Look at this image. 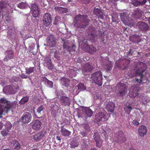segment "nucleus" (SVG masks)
<instances>
[{
  "mask_svg": "<svg viewBox=\"0 0 150 150\" xmlns=\"http://www.w3.org/2000/svg\"><path fill=\"white\" fill-rule=\"evenodd\" d=\"M0 102L6 105L5 107L2 106L0 107V115L4 114L6 113L10 109L14 108L16 105V102H10L4 97L1 99Z\"/></svg>",
  "mask_w": 150,
  "mask_h": 150,
  "instance_id": "f257e3e1",
  "label": "nucleus"
},
{
  "mask_svg": "<svg viewBox=\"0 0 150 150\" xmlns=\"http://www.w3.org/2000/svg\"><path fill=\"white\" fill-rule=\"evenodd\" d=\"M0 102L6 105L5 107L2 106L0 107V115L4 114L6 113L10 109L14 108L16 105V102H10L4 97L1 99Z\"/></svg>",
  "mask_w": 150,
  "mask_h": 150,
  "instance_id": "f03ea898",
  "label": "nucleus"
},
{
  "mask_svg": "<svg viewBox=\"0 0 150 150\" xmlns=\"http://www.w3.org/2000/svg\"><path fill=\"white\" fill-rule=\"evenodd\" d=\"M86 15L76 16L74 19V25L77 28H83L88 25V21Z\"/></svg>",
  "mask_w": 150,
  "mask_h": 150,
  "instance_id": "7ed1b4c3",
  "label": "nucleus"
},
{
  "mask_svg": "<svg viewBox=\"0 0 150 150\" xmlns=\"http://www.w3.org/2000/svg\"><path fill=\"white\" fill-rule=\"evenodd\" d=\"M128 14L126 12H123L120 15V18L122 21L125 25L130 27L133 26L135 23L130 18H128Z\"/></svg>",
  "mask_w": 150,
  "mask_h": 150,
  "instance_id": "20e7f679",
  "label": "nucleus"
},
{
  "mask_svg": "<svg viewBox=\"0 0 150 150\" xmlns=\"http://www.w3.org/2000/svg\"><path fill=\"white\" fill-rule=\"evenodd\" d=\"M128 14L126 12H123L120 15V18L122 21L125 25L130 27L133 26L135 23L130 18H128Z\"/></svg>",
  "mask_w": 150,
  "mask_h": 150,
  "instance_id": "39448f33",
  "label": "nucleus"
},
{
  "mask_svg": "<svg viewBox=\"0 0 150 150\" xmlns=\"http://www.w3.org/2000/svg\"><path fill=\"white\" fill-rule=\"evenodd\" d=\"M93 82L95 83L99 86L102 84V75L101 72L98 71L93 74L91 76Z\"/></svg>",
  "mask_w": 150,
  "mask_h": 150,
  "instance_id": "423d86ee",
  "label": "nucleus"
},
{
  "mask_svg": "<svg viewBox=\"0 0 150 150\" xmlns=\"http://www.w3.org/2000/svg\"><path fill=\"white\" fill-rule=\"evenodd\" d=\"M115 92L118 96H123L127 92L126 86L122 83H118L116 87Z\"/></svg>",
  "mask_w": 150,
  "mask_h": 150,
  "instance_id": "0eeeda50",
  "label": "nucleus"
},
{
  "mask_svg": "<svg viewBox=\"0 0 150 150\" xmlns=\"http://www.w3.org/2000/svg\"><path fill=\"white\" fill-rule=\"evenodd\" d=\"M135 73V75L139 76L140 79L136 78L135 80V83L139 84H142L146 82L147 79H144L142 73L144 71L141 68L137 69H135L134 70Z\"/></svg>",
  "mask_w": 150,
  "mask_h": 150,
  "instance_id": "6e6552de",
  "label": "nucleus"
},
{
  "mask_svg": "<svg viewBox=\"0 0 150 150\" xmlns=\"http://www.w3.org/2000/svg\"><path fill=\"white\" fill-rule=\"evenodd\" d=\"M57 96L60 98V103L63 105H69L70 104V99L64 96L62 91H60L57 93Z\"/></svg>",
  "mask_w": 150,
  "mask_h": 150,
  "instance_id": "1a4fd4ad",
  "label": "nucleus"
},
{
  "mask_svg": "<svg viewBox=\"0 0 150 150\" xmlns=\"http://www.w3.org/2000/svg\"><path fill=\"white\" fill-rule=\"evenodd\" d=\"M46 136V132L43 131L35 135L33 137V139L35 141H40L45 139Z\"/></svg>",
  "mask_w": 150,
  "mask_h": 150,
  "instance_id": "9d476101",
  "label": "nucleus"
},
{
  "mask_svg": "<svg viewBox=\"0 0 150 150\" xmlns=\"http://www.w3.org/2000/svg\"><path fill=\"white\" fill-rule=\"evenodd\" d=\"M139 90V88L137 86H132L129 90V96L131 98H134L137 96Z\"/></svg>",
  "mask_w": 150,
  "mask_h": 150,
  "instance_id": "9b49d317",
  "label": "nucleus"
},
{
  "mask_svg": "<svg viewBox=\"0 0 150 150\" xmlns=\"http://www.w3.org/2000/svg\"><path fill=\"white\" fill-rule=\"evenodd\" d=\"M47 45L50 47H54L56 44V39L52 35H50L47 38Z\"/></svg>",
  "mask_w": 150,
  "mask_h": 150,
  "instance_id": "f8f14e48",
  "label": "nucleus"
},
{
  "mask_svg": "<svg viewBox=\"0 0 150 150\" xmlns=\"http://www.w3.org/2000/svg\"><path fill=\"white\" fill-rule=\"evenodd\" d=\"M43 25L45 26H49L51 23L52 20L51 15L48 13H45L43 16Z\"/></svg>",
  "mask_w": 150,
  "mask_h": 150,
  "instance_id": "ddd939ff",
  "label": "nucleus"
},
{
  "mask_svg": "<svg viewBox=\"0 0 150 150\" xmlns=\"http://www.w3.org/2000/svg\"><path fill=\"white\" fill-rule=\"evenodd\" d=\"M31 11L33 16L35 17L38 16L40 13V8L35 4H33L31 6Z\"/></svg>",
  "mask_w": 150,
  "mask_h": 150,
  "instance_id": "4468645a",
  "label": "nucleus"
},
{
  "mask_svg": "<svg viewBox=\"0 0 150 150\" xmlns=\"http://www.w3.org/2000/svg\"><path fill=\"white\" fill-rule=\"evenodd\" d=\"M104 105V107L109 112H112L114 110L115 104L112 101H106Z\"/></svg>",
  "mask_w": 150,
  "mask_h": 150,
  "instance_id": "2eb2a0df",
  "label": "nucleus"
},
{
  "mask_svg": "<svg viewBox=\"0 0 150 150\" xmlns=\"http://www.w3.org/2000/svg\"><path fill=\"white\" fill-rule=\"evenodd\" d=\"M15 89L16 88L12 85H8L4 87L3 88V91L6 93L11 94L15 92Z\"/></svg>",
  "mask_w": 150,
  "mask_h": 150,
  "instance_id": "dca6fc26",
  "label": "nucleus"
},
{
  "mask_svg": "<svg viewBox=\"0 0 150 150\" xmlns=\"http://www.w3.org/2000/svg\"><path fill=\"white\" fill-rule=\"evenodd\" d=\"M31 117L30 113L28 112L25 113L21 118L22 121L24 124L29 122L31 121Z\"/></svg>",
  "mask_w": 150,
  "mask_h": 150,
  "instance_id": "f3484780",
  "label": "nucleus"
},
{
  "mask_svg": "<svg viewBox=\"0 0 150 150\" xmlns=\"http://www.w3.org/2000/svg\"><path fill=\"white\" fill-rule=\"evenodd\" d=\"M93 69V67L89 63H86L83 67L82 70V73L86 74L88 72L91 71Z\"/></svg>",
  "mask_w": 150,
  "mask_h": 150,
  "instance_id": "a211bd4d",
  "label": "nucleus"
},
{
  "mask_svg": "<svg viewBox=\"0 0 150 150\" xmlns=\"http://www.w3.org/2000/svg\"><path fill=\"white\" fill-rule=\"evenodd\" d=\"M32 127L35 130H39L41 128L42 123L38 120H35L32 123Z\"/></svg>",
  "mask_w": 150,
  "mask_h": 150,
  "instance_id": "6ab92c4d",
  "label": "nucleus"
},
{
  "mask_svg": "<svg viewBox=\"0 0 150 150\" xmlns=\"http://www.w3.org/2000/svg\"><path fill=\"white\" fill-rule=\"evenodd\" d=\"M44 65L48 67L49 69H52L53 66L52 64L51 59L49 57H46L44 58Z\"/></svg>",
  "mask_w": 150,
  "mask_h": 150,
  "instance_id": "aec40b11",
  "label": "nucleus"
},
{
  "mask_svg": "<svg viewBox=\"0 0 150 150\" xmlns=\"http://www.w3.org/2000/svg\"><path fill=\"white\" fill-rule=\"evenodd\" d=\"M95 117L97 121L99 122L101 121L103 122L106 121L107 120V118H106L103 112L98 113L96 115Z\"/></svg>",
  "mask_w": 150,
  "mask_h": 150,
  "instance_id": "412c9836",
  "label": "nucleus"
},
{
  "mask_svg": "<svg viewBox=\"0 0 150 150\" xmlns=\"http://www.w3.org/2000/svg\"><path fill=\"white\" fill-rule=\"evenodd\" d=\"M138 132L140 136L143 137L147 132L146 127L144 125H142L139 127L138 129Z\"/></svg>",
  "mask_w": 150,
  "mask_h": 150,
  "instance_id": "4be33fe9",
  "label": "nucleus"
},
{
  "mask_svg": "<svg viewBox=\"0 0 150 150\" xmlns=\"http://www.w3.org/2000/svg\"><path fill=\"white\" fill-rule=\"evenodd\" d=\"M137 26L139 30H145L148 28V26L144 22H139L137 24Z\"/></svg>",
  "mask_w": 150,
  "mask_h": 150,
  "instance_id": "5701e85b",
  "label": "nucleus"
},
{
  "mask_svg": "<svg viewBox=\"0 0 150 150\" xmlns=\"http://www.w3.org/2000/svg\"><path fill=\"white\" fill-rule=\"evenodd\" d=\"M132 4L135 6H138L144 4L146 2V0H131Z\"/></svg>",
  "mask_w": 150,
  "mask_h": 150,
  "instance_id": "b1692460",
  "label": "nucleus"
},
{
  "mask_svg": "<svg viewBox=\"0 0 150 150\" xmlns=\"http://www.w3.org/2000/svg\"><path fill=\"white\" fill-rule=\"evenodd\" d=\"M7 54L5 57L4 59V60L7 61L13 58V53L12 50H9L6 51Z\"/></svg>",
  "mask_w": 150,
  "mask_h": 150,
  "instance_id": "393cba45",
  "label": "nucleus"
},
{
  "mask_svg": "<svg viewBox=\"0 0 150 150\" xmlns=\"http://www.w3.org/2000/svg\"><path fill=\"white\" fill-rule=\"evenodd\" d=\"M94 139L96 142V146L100 148L101 146V144L102 141L100 138L98 134H96L94 135Z\"/></svg>",
  "mask_w": 150,
  "mask_h": 150,
  "instance_id": "a878e982",
  "label": "nucleus"
},
{
  "mask_svg": "<svg viewBox=\"0 0 150 150\" xmlns=\"http://www.w3.org/2000/svg\"><path fill=\"white\" fill-rule=\"evenodd\" d=\"M83 111L88 117H91L93 114L92 111L88 107H84Z\"/></svg>",
  "mask_w": 150,
  "mask_h": 150,
  "instance_id": "bb28decb",
  "label": "nucleus"
},
{
  "mask_svg": "<svg viewBox=\"0 0 150 150\" xmlns=\"http://www.w3.org/2000/svg\"><path fill=\"white\" fill-rule=\"evenodd\" d=\"M61 83L63 86L68 87L69 85V80L67 78H63L61 80Z\"/></svg>",
  "mask_w": 150,
  "mask_h": 150,
  "instance_id": "cd10ccee",
  "label": "nucleus"
},
{
  "mask_svg": "<svg viewBox=\"0 0 150 150\" xmlns=\"http://www.w3.org/2000/svg\"><path fill=\"white\" fill-rule=\"evenodd\" d=\"M62 134L64 136H68L70 135L71 132L64 128H62L60 130Z\"/></svg>",
  "mask_w": 150,
  "mask_h": 150,
  "instance_id": "c85d7f7f",
  "label": "nucleus"
},
{
  "mask_svg": "<svg viewBox=\"0 0 150 150\" xmlns=\"http://www.w3.org/2000/svg\"><path fill=\"white\" fill-rule=\"evenodd\" d=\"M56 11L59 13H64L67 12V9L65 8H62L61 7H57L55 8Z\"/></svg>",
  "mask_w": 150,
  "mask_h": 150,
  "instance_id": "c756f323",
  "label": "nucleus"
},
{
  "mask_svg": "<svg viewBox=\"0 0 150 150\" xmlns=\"http://www.w3.org/2000/svg\"><path fill=\"white\" fill-rule=\"evenodd\" d=\"M69 76L72 78L73 76L75 77L77 75V72L74 69H70L69 71H68Z\"/></svg>",
  "mask_w": 150,
  "mask_h": 150,
  "instance_id": "7c9ffc66",
  "label": "nucleus"
},
{
  "mask_svg": "<svg viewBox=\"0 0 150 150\" xmlns=\"http://www.w3.org/2000/svg\"><path fill=\"white\" fill-rule=\"evenodd\" d=\"M12 146L13 148L18 149L20 148V144L16 141L14 140L12 141Z\"/></svg>",
  "mask_w": 150,
  "mask_h": 150,
  "instance_id": "2f4dec72",
  "label": "nucleus"
},
{
  "mask_svg": "<svg viewBox=\"0 0 150 150\" xmlns=\"http://www.w3.org/2000/svg\"><path fill=\"white\" fill-rule=\"evenodd\" d=\"M79 142L76 139H73L70 143L71 147L72 148H74L77 146L79 145Z\"/></svg>",
  "mask_w": 150,
  "mask_h": 150,
  "instance_id": "473e14b6",
  "label": "nucleus"
},
{
  "mask_svg": "<svg viewBox=\"0 0 150 150\" xmlns=\"http://www.w3.org/2000/svg\"><path fill=\"white\" fill-rule=\"evenodd\" d=\"M28 6V5L25 2H22L18 5V7L21 9L25 8Z\"/></svg>",
  "mask_w": 150,
  "mask_h": 150,
  "instance_id": "72a5a7b5",
  "label": "nucleus"
},
{
  "mask_svg": "<svg viewBox=\"0 0 150 150\" xmlns=\"http://www.w3.org/2000/svg\"><path fill=\"white\" fill-rule=\"evenodd\" d=\"M63 48L64 49H65L66 50L68 51L69 52H70L71 51L70 49L71 47L69 46V43L65 41L64 42Z\"/></svg>",
  "mask_w": 150,
  "mask_h": 150,
  "instance_id": "f704fd0d",
  "label": "nucleus"
},
{
  "mask_svg": "<svg viewBox=\"0 0 150 150\" xmlns=\"http://www.w3.org/2000/svg\"><path fill=\"white\" fill-rule=\"evenodd\" d=\"M25 70L26 73L28 74H30L34 71L35 70V68L34 67H30L29 68H26Z\"/></svg>",
  "mask_w": 150,
  "mask_h": 150,
  "instance_id": "c9c22d12",
  "label": "nucleus"
},
{
  "mask_svg": "<svg viewBox=\"0 0 150 150\" xmlns=\"http://www.w3.org/2000/svg\"><path fill=\"white\" fill-rule=\"evenodd\" d=\"M28 99L29 98L28 96L23 97L20 100L19 103L20 104H25L28 101Z\"/></svg>",
  "mask_w": 150,
  "mask_h": 150,
  "instance_id": "e433bc0d",
  "label": "nucleus"
},
{
  "mask_svg": "<svg viewBox=\"0 0 150 150\" xmlns=\"http://www.w3.org/2000/svg\"><path fill=\"white\" fill-rule=\"evenodd\" d=\"M138 39V37L135 35L130 36L129 37L130 40L134 43H137V42Z\"/></svg>",
  "mask_w": 150,
  "mask_h": 150,
  "instance_id": "4c0bfd02",
  "label": "nucleus"
},
{
  "mask_svg": "<svg viewBox=\"0 0 150 150\" xmlns=\"http://www.w3.org/2000/svg\"><path fill=\"white\" fill-rule=\"evenodd\" d=\"M78 88L81 91H84L86 89V87L82 83H80L78 85Z\"/></svg>",
  "mask_w": 150,
  "mask_h": 150,
  "instance_id": "58836bf2",
  "label": "nucleus"
},
{
  "mask_svg": "<svg viewBox=\"0 0 150 150\" xmlns=\"http://www.w3.org/2000/svg\"><path fill=\"white\" fill-rule=\"evenodd\" d=\"M3 17L4 20L7 22H9L11 19V17L9 16L8 13L6 15H3Z\"/></svg>",
  "mask_w": 150,
  "mask_h": 150,
  "instance_id": "ea45409f",
  "label": "nucleus"
},
{
  "mask_svg": "<svg viewBox=\"0 0 150 150\" xmlns=\"http://www.w3.org/2000/svg\"><path fill=\"white\" fill-rule=\"evenodd\" d=\"M6 129H7V130L10 131L12 127V125L9 122L6 121L5 125Z\"/></svg>",
  "mask_w": 150,
  "mask_h": 150,
  "instance_id": "a19ab883",
  "label": "nucleus"
},
{
  "mask_svg": "<svg viewBox=\"0 0 150 150\" xmlns=\"http://www.w3.org/2000/svg\"><path fill=\"white\" fill-rule=\"evenodd\" d=\"M60 54V52L58 50V51H56L54 54V57L57 60H58L60 59L59 55Z\"/></svg>",
  "mask_w": 150,
  "mask_h": 150,
  "instance_id": "79ce46f5",
  "label": "nucleus"
},
{
  "mask_svg": "<svg viewBox=\"0 0 150 150\" xmlns=\"http://www.w3.org/2000/svg\"><path fill=\"white\" fill-rule=\"evenodd\" d=\"M93 12L96 15L98 16L101 15V14H100V10L99 9L96 8L94 9L93 10Z\"/></svg>",
  "mask_w": 150,
  "mask_h": 150,
  "instance_id": "37998d69",
  "label": "nucleus"
},
{
  "mask_svg": "<svg viewBox=\"0 0 150 150\" xmlns=\"http://www.w3.org/2000/svg\"><path fill=\"white\" fill-rule=\"evenodd\" d=\"M132 110V108L130 106H128L125 108V112L128 114H129Z\"/></svg>",
  "mask_w": 150,
  "mask_h": 150,
  "instance_id": "c03bdc74",
  "label": "nucleus"
},
{
  "mask_svg": "<svg viewBox=\"0 0 150 150\" xmlns=\"http://www.w3.org/2000/svg\"><path fill=\"white\" fill-rule=\"evenodd\" d=\"M6 129L3 130L1 132L2 135L4 136H6L8 134V132H9V131L7 130V129Z\"/></svg>",
  "mask_w": 150,
  "mask_h": 150,
  "instance_id": "a18cd8bd",
  "label": "nucleus"
},
{
  "mask_svg": "<svg viewBox=\"0 0 150 150\" xmlns=\"http://www.w3.org/2000/svg\"><path fill=\"white\" fill-rule=\"evenodd\" d=\"M96 51V49L95 48L93 47H92L88 51L89 53L90 54H92L94 53Z\"/></svg>",
  "mask_w": 150,
  "mask_h": 150,
  "instance_id": "49530a36",
  "label": "nucleus"
},
{
  "mask_svg": "<svg viewBox=\"0 0 150 150\" xmlns=\"http://www.w3.org/2000/svg\"><path fill=\"white\" fill-rule=\"evenodd\" d=\"M43 109V106H41L40 107H38L37 110V112L39 113H41Z\"/></svg>",
  "mask_w": 150,
  "mask_h": 150,
  "instance_id": "de8ad7c7",
  "label": "nucleus"
},
{
  "mask_svg": "<svg viewBox=\"0 0 150 150\" xmlns=\"http://www.w3.org/2000/svg\"><path fill=\"white\" fill-rule=\"evenodd\" d=\"M47 87L52 88L53 86V83L52 82L48 81L47 82Z\"/></svg>",
  "mask_w": 150,
  "mask_h": 150,
  "instance_id": "09e8293b",
  "label": "nucleus"
},
{
  "mask_svg": "<svg viewBox=\"0 0 150 150\" xmlns=\"http://www.w3.org/2000/svg\"><path fill=\"white\" fill-rule=\"evenodd\" d=\"M5 7V5L3 1L0 2V9H1Z\"/></svg>",
  "mask_w": 150,
  "mask_h": 150,
  "instance_id": "8fccbe9b",
  "label": "nucleus"
},
{
  "mask_svg": "<svg viewBox=\"0 0 150 150\" xmlns=\"http://www.w3.org/2000/svg\"><path fill=\"white\" fill-rule=\"evenodd\" d=\"M20 76L22 78L24 79H26L28 77V76L27 75L23 73H22L21 74Z\"/></svg>",
  "mask_w": 150,
  "mask_h": 150,
  "instance_id": "3c124183",
  "label": "nucleus"
},
{
  "mask_svg": "<svg viewBox=\"0 0 150 150\" xmlns=\"http://www.w3.org/2000/svg\"><path fill=\"white\" fill-rule=\"evenodd\" d=\"M84 129L86 131H89L90 130L89 125H85Z\"/></svg>",
  "mask_w": 150,
  "mask_h": 150,
  "instance_id": "603ef678",
  "label": "nucleus"
},
{
  "mask_svg": "<svg viewBox=\"0 0 150 150\" xmlns=\"http://www.w3.org/2000/svg\"><path fill=\"white\" fill-rule=\"evenodd\" d=\"M132 123L134 125H137L139 124V122H138L136 120H134L132 122Z\"/></svg>",
  "mask_w": 150,
  "mask_h": 150,
  "instance_id": "864d4df0",
  "label": "nucleus"
},
{
  "mask_svg": "<svg viewBox=\"0 0 150 150\" xmlns=\"http://www.w3.org/2000/svg\"><path fill=\"white\" fill-rule=\"evenodd\" d=\"M81 134L82 136L83 137L86 136L87 134V132L86 131L85 132H83L80 133Z\"/></svg>",
  "mask_w": 150,
  "mask_h": 150,
  "instance_id": "5fc2aeb1",
  "label": "nucleus"
},
{
  "mask_svg": "<svg viewBox=\"0 0 150 150\" xmlns=\"http://www.w3.org/2000/svg\"><path fill=\"white\" fill-rule=\"evenodd\" d=\"M112 66L111 65V64H110L109 65H108V66L107 67V68H106L105 69H106L107 71H108L110 70V69L112 68Z\"/></svg>",
  "mask_w": 150,
  "mask_h": 150,
  "instance_id": "6e6d98bb",
  "label": "nucleus"
},
{
  "mask_svg": "<svg viewBox=\"0 0 150 150\" xmlns=\"http://www.w3.org/2000/svg\"><path fill=\"white\" fill-rule=\"evenodd\" d=\"M125 138H124L123 137H121L120 138V139L119 140V142H118L120 144V141H121L122 140V142H124L125 141Z\"/></svg>",
  "mask_w": 150,
  "mask_h": 150,
  "instance_id": "4d7b16f0",
  "label": "nucleus"
},
{
  "mask_svg": "<svg viewBox=\"0 0 150 150\" xmlns=\"http://www.w3.org/2000/svg\"><path fill=\"white\" fill-rule=\"evenodd\" d=\"M81 41L83 43H84V44H87V39L84 38V39H83L82 40H81Z\"/></svg>",
  "mask_w": 150,
  "mask_h": 150,
  "instance_id": "13d9d810",
  "label": "nucleus"
},
{
  "mask_svg": "<svg viewBox=\"0 0 150 150\" xmlns=\"http://www.w3.org/2000/svg\"><path fill=\"white\" fill-rule=\"evenodd\" d=\"M86 142H83V143H84V146L86 148L88 147V145H87V143H86Z\"/></svg>",
  "mask_w": 150,
  "mask_h": 150,
  "instance_id": "bf43d9fd",
  "label": "nucleus"
},
{
  "mask_svg": "<svg viewBox=\"0 0 150 150\" xmlns=\"http://www.w3.org/2000/svg\"><path fill=\"white\" fill-rule=\"evenodd\" d=\"M1 83L3 86H4L5 84L6 83V82L5 81H1Z\"/></svg>",
  "mask_w": 150,
  "mask_h": 150,
  "instance_id": "052dcab7",
  "label": "nucleus"
},
{
  "mask_svg": "<svg viewBox=\"0 0 150 150\" xmlns=\"http://www.w3.org/2000/svg\"><path fill=\"white\" fill-rule=\"evenodd\" d=\"M81 60L80 59H78L77 60V62L79 63H80L81 62Z\"/></svg>",
  "mask_w": 150,
  "mask_h": 150,
  "instance_id": "680f3d73",
  "label": "nucleus"
},
{
  "mask_svg": "<svg viewBox=\"0 0 150 150\" xmlns=\"http://www.w3.org/2000/svg\"><path fill=\"white\" fill-rule=\"evenodd\" d=\"M2 128V124L0 122V130H1Z\"/></svg>",
  "mask_w": 150,
  "mask_h": 150,
  "instance_id": "e2e57ef3",
  "label": "nucleus"
},
{
  "mask_svg": "<svg viewBox=\"0 0 150 150\" xmlns=\"http://www.w3.org/2000/svg\"><path fill=\"white\" fill-rule=\"evenodd\" d=\"M15 78V77H13V78H12L13 79V80L14 81H17V78H16V79H14V78Z\"/></svg>",
  "mask_w": 150,
  "mask_h": 150,
  "instance_id": "0e129e2a",
  "label": "nucleus"
},
{
  "mask_svg": "<svg viewBox=\"0 0 150 150\" xmlns=\"http://www.w3.org/2000/svg\"><path fill=\"white\" fill-rule=\"evenodd\" d=\"M56 138H57V139L58 140H60L61 139H60V138L59 137L57 136V137Z\"/></svg>",
  "mask_w": 150,
  "mask_h": 150,
  "instance_id": "69168bd1",
  "label": "nucleus"
},
{
  "mask_svg": "<svg viewBox=\"0 0 150 150\" xmlns=\"http://www.w3.org/2000/svg\"><path fill=\"white\" fill-rule=\"evenodd\" d=\"M54 107H55V108H57V110H58V107L57 106V105H55V106H54Z\"/></svg>",
  "mask_w": 150,
  "mask_h": 150,
  "instance_id": "338daca9",
  "label": "nucleus"
},
{
  "mask_svg": "<svg viewBox=\"0 0 150 150\" xmlns=\"http://www.w3.org/2000/svg\"><path fill=\"white\" fill-rule=\"evenodd\" d=\"M112 2H115L116 1V0H110Z\"/></svg>",
  "mask_w": 150,
  "mask_h": 150,
  "instance_id": "774afa93",
  "label": "nucleus"
}]
</instances>
